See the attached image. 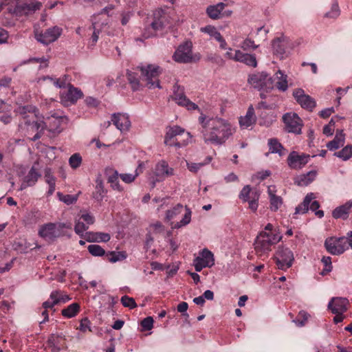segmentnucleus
<instances>
[{"label":"nucleus","mask_w":352,"mask_h":352,"mask_svg":"<svg viewBox=\"0 0 352 352\" xmlns=\"http://www.w3.org/2000/svg\"><path fill=\"white\" fill-rule=\"evenodd\" d=\"M89 226L85 223L83 221L80 220V219L76 222L74 226L75 232L79 235L81 238H83L85 235V231L88 230Z\"/></svg>","instance_id":"de8ad7c7"},{"label":"nucleus","mask_w":352,"mask_h":352,"mask_svg":"<svg viewBox=\"0 0 352 352\" xmlns=\"http://www.w3.org/2000/svg\"><path fill=\"white\" fill-rule=\"evenodd\" d=\"M107 192L101 177H98L96 179L95 190L92 192L93 198L97 201H101L105 197Z\"/></svg>","instance_id":"c756f323"},{"label":"nucleus","mask_w":352,"mask_h":352,"mask_svg":"<svg viewBox=\"0 0 352 352\" xmlns=\"http://www.w3.org/2000/svg\"><path fill=\"white\" fill-rule=\"evenodd\" d=\"M270 208L273 211H276L283 204L282 198L280 196L273 195L271 199H270Z\"/></svg>","instance_id":"4d7b16f0"},{"label":"nucleus","mask_w":352,"mask_h":352,"mask_svg":"<svg viewBox=\"0 0 352 352\" xmlns=\"http://www.w3.org/2000/svg\"><path fill=\"white\" fill-rule=\"evenodd\" d=\"M127 256L126 252L111 251L106 254L107 260L111 263H116L124 260Z\"/></svg>","instance_id":"4c0bfd02"},{"label":"nucleus","mask_w":352,"mask_h":352,"mask_svg":"<svg viewBox=\"0 0 352 352\" xmlns=\"http://www.w3.org/2000/svg\"><path fill=\"white\" fill-rule=\"evenodd\" d=\"M274 258L278 269L286 270L292 265L294 256L289 248L278 247Z\"/></svg>","instance_id":"423d86ee"},{"label":"nucleus","mask_w":352,"mask_h":352,"mask_svg":"<svg viewBox=\"0 0 352 352\" xmlns=\"http://www.w3.org/2000/svg\"><path fill=\"white\" fill-rule=\"evenodd\" d=\"M340 11L337 2L332 4L331 9L324 14V17L336 19L340 15Z\"/></svg>","instance_id":"bf43d9fd"},{"label":"nucleus","mask_w":352,"mask_h":352,"mask_svg":"<svg viewBox=\"0 0 352 352\" xmlns=\"http://www.w3.org/2000/svg\"><path fill=\"white\" fill-rule=\"evenodd\" d=\"M42 7V3L38 1H31L30 2L17 4L14 10V13L16 15L30 14L36 10H39Z\"/></svg>","instance_id":"aec40b11"},{"label":"nucleus","mask_w":352,"mask_h":352,"mask_svg":"<svg viewBox=\"0 0 352 352\" xmlns=\"http://www.w3.org/2000/svg\"><path fill=\"white\" fill-rule=\"evenodd\" d=\"M184 129L179 126L169 127L166 133L164 144L168 146H175L181 148L187 144L186 140H180L177 137L184 133Z\"/></svg>","instance_id":"6e6552de"},{"label":"nucleus","mask_w":352,"mask_h":352,"mask_svg":"<svg viewBox=\"0 0 352 352\" xmlns=\"http://www.w3.org/2000/svg\"><path fill=\"white\" fill-rule=\"evenodd\" d=\"M260 194L257 190L252 192L251 199L248 201L249 202V208L252 211H256L258 208V201Z\"/></svg>","instance_id":"6e6d98bb"},{"label":"nucleus","mask_w":352,"mask_h":352,"mask_svg":"<svg viewBox=\"0 0 352 352\" xmlns=\"http://www.w3.org/2000/svg\"><path fill=\"white\" fill-rule=\"evenodd\" d=\"M83 96L82 91L74 87L72 84H68L67 91L60 92V102L64 106H69L75 104L77 100Z\"/></svg>","instance_id":"f8f14e48"},{"label":"nucleus","mask_w":352,"mask_h":352,"mask_svg":"<svg viewBox=\"0 0 352 352\" xmlns=\"http://www.w3.org/2000/svg\"><path fill=\"white\" fill-rule=\"evenodd\" d=\"M64 119L65 118L63 116H52L51 117H48L44 122L47 124L45 129H47L54 134L60 133L63 130L61 124Z\"/></svg>","instance_id":"4be33fe9"},{"label":"nucleus","mask_w":352,"mask_h":352,"mask_svg":"<svg viewBox=\"0 0 352 352\" xmlns=\"http://www.w3.org/2000/svg\"><path fill=\"white\" fill-rule=\"evenodd\" d=\"M268 146L270 153H278L279 155H283L282 150L284 149L282 144L275 138L270 139L268 141Z\"/></svg>","instance_id":"58836bf2"},{"label":"nucleus","mask_w":352,"mask_h":352,"mask_svg":"<svg viewBox=\"0 0 352 352\" xmlns=\"http://www.w3.org/2000/svg\"><path fill=\"white\" fill-rule=\"evenodd\" d=\"M298 102L302 108L309 111H311L316 107V101L309 95H306L303 99H301Z\"/></svg>","instance_id":"a19ab883"},{"label":"nucleus","mask_w":352,"mask_h":352,"mask_svg":"<svg viewBox=\"0 0 352 352\" xmlns=\"http://www.w3.org/2000/svg\"><path fill=\"white\" fill-rule=\"evenodd\" d=\"M273 53L280 59L287 56V49L289 46V40L286 36H280L272 41Z\"/></svg>","instance_id":"a211bd4d"},{"label":"nucleus","mask_w":352,"mask_h":352,"mask_svg":"<svg viewBox=\"0 0 352 352\" xmlns=\"http://www.w3.org/2000/svg\"><path fill=\"white\" fill-rule=\"evenodd\" d=\"M196 272H201L205 267H211L214 265L213 253L207 248L203 249L193 261Z\"/></svg>","instance_id":"9d476101"},{"label":"nucleus","mask_w":352,"mask_h":352,"mask_svg":"<svg viewBox=\"0 0 352 352\" xmlns=\"http://www.w3.org/2000/svg\"><path fill=\"white\" fill-rule=\"evenodd\" d=\"M185 210H186V212H185L182 219L179 222L177 223V224L175 226V228H179L182 226H185L190 222L191 213H192L191 210L189 208H188L187 207H186Z\"/></svg>","instance_id":"5fc2aeb1"},{"label":"nucleus","mask_w":352,"mask_h":352,"mask_svg":"<svg viewBox=\"0 0 352 352\" xmlns=\"http://www.w3.org/2000/svg\"><path fill=\"white\" fill-rule=\"evenodd\" d=\"M241 47L245 51L250 50H255L258 47V45L254 44V41L246 38L245 39L240 45Z\"/></svg>","instance_id":"338daca9"},{"label":"nucleus","mask_w":352,"mask_h":352,"mask_svg":"<svg viewBox=\"0 0 352 352\" xmlns=\"http://www.w3.org/2000/svg\"><path fill=\"white\" fill-rule=\"evenodd\" d=\"M280 239L281 236L277 233L261 232L254 241V249L256 254L258 256L267 254L272 250V246L278 243Z\"/></svg>","instance_id":"7ed1b4c3"},{"label":"nucleus","mask_w":352,"mask_h":352,"mask_svg":"<svg viewBox=\"0 0 352 352\" xmlns=\"http://www.w3.org/2000/svg\"><path fill=\"white\" fill-rule=\"evenodd\" d=\"M212 160V157L208 156L204 162L201 163H188L187 162V167L188 170L191 172L196 173L197 172L202 166L206 164H209Z\"/></svg>","instance_id":"09e8293b"},{"label":"nucleus","mask_w":352,"mask_h":352,"mask_svg":"<svg viewBox=\"0 0 352 352\" xmlns=\"http://www.w3.org/2000/svg\"><path fill=\"white\" fill-rule=\"evenodd\" d=\"M154 175L155 178L153 177L151 181L152 188L155 186L157 182H162L166 177L173 175L174 170L168 166L166 161L162 160L156 164Z\"/></svg>","instance_id":"ddd939ff"},{"label":"nucleus","mask_w":352,"mask_h":352,"mask_svg":"<svg viewBox=\"0 0 352 352\" xmlns=\"http://www.w3.org/2000/svg\"><path fill=\"white\" fill-rule=\"evenodd\" d=\"M352 208V200L346 201L344 204L336 208L332 212V216L335 219L346 220Z\"/></svg>","instance_id":"b1692460"},{"label":"nucleus","mask_w":352,"mask_h":352,"mask_svg":"<svg viewBox=\"0 0 352 352\" xmlns=\"http://www.w3.org/2000/svg\"><path fill=\"white\" fill-rule=\"evenodd\" d=\"M317 172L310 170L306 174L300 175L295 179L294 183L298 186H305L311 183L316 178Z\"/></svg>","instance_id":"7c9ffc66"},{"label":"nucleus","mask_w":352,"mask_h":352,"mask_svg":"<svg viewBox=\"0 0 352 352\" xmlns=\"http://www.w3.org/2000/svg\"><path fill=\"white\" fill-rule=\"evenodd\" d=\"M83 239L88 242H107L110 240L111 236L104 232H87L85 233Z\"/></svg>","instance_id":"393cba45"},{"label":"nucleus","mask_w":352,"mask_h":352,"mask_svg":"<svg viewBox=\"0 0 352 352\" xmlns=\"http://www.w3.org/2000/svg\"><path fill=\"white\" fill-rule=\"evenodd\" d=\"M344 143V134L342 131H337L333 140L327 143V147L330 151H333L342 146Z\"/></svg>","instance_id":"f704fd0d"},{"label":"nucleus","mask_w":352,"mask_h":352,"mask_svg":"<svg viewBox=\"0 0 352 352\" xmlns=\"http://www.w3.org/2000/svg\"><path fill=\"white\" fill-rule=\"evenodd\" d=\"M57 290L53 291L50 296V299L43 303V307L45 309H52L55 305H58L56 298Z\"/></svg>","instance_id":"3c124183"},{"label":"nucleus","mask_w":352,"mask_h":352,"mask_svg":"<svg viewBox=\"0 0 352 352\" xmlns=\"http://www.w3.org/2000/svg\"><path fill=\"white\" fill-rule=\"evenodd\" d=\"M309 159V155L292 151L287 157V164L292 169H300L308 163Z\"/></svg>","instance_id":"f3484780"},{"label":"nucleus","mask_w":352,"mask_h":352,"mask_svg":"<svg viewBox=\"0 0 352 352\" xmlns=\"http://www.w3.org/2000/svg\"><path fill=\"white\" fill-rule=\"evenodd\" d=\"M314 199H315L314 194L312 192L308 193L305 196L303 201L296 208L295 214L306 213L309 210V206L311 201H312Z\"/></svg>","instance_id":"c9c22d12"},{"label":"nucleus","mask_w":352,"mask_h":352,"mask_svg":"<svg viewBox=\"0 0 352 352\" xmlns=\"http://www.w3.org/2000/svg\"><path fill=\"white\" fill-rule=\"evenodd\" d=\"M200 31L201 32L209 34L211 37H213L217 41H218V39L222 36L221 33L217 30V28L212 25H206L205 27H202L201 28Z\"/></svg>","instance_id":"37998d69"},{"label":"nucleus","mask_w":352,"mask_h":352,"mask_svg":"<svg viewBox=\"0 0 352 352\" xmlns=\"http://www.w3.org/2000/svg\"><path fill=\"white\" fill-rule=\"evenodd\" d=\"M92 28H93V34L91 35V43H92V45H94L98 40V38H99V34L100 33V25L95 21H92Z\"/></svg>","instance_id":"13d9d810"},{"label":"nucleus","mask_w":352,"mask_h":352,"mask_svg":"<svg viewBox=\"0 0 352 352\" xmlns=\"http://www.w3.org/2000/svg\"><path fill=\"white\" fill-rule=\"evenodd\" d=\"M57 196L58 197L59 199L64 202L65 204L67 205L73 204L76 203V201L78 199V197L76 195H63L60 192H57Z\"/></svg>","instance_id":"864d4df0"},{"label":"nucleus","mask_w":352,"mask_h":352,"mask_svg":"<svg viewBox=\"0 0 352 352\" xmlns=\"http://www.w3.org/2000/svg\"><path fill=\"white\" fill-rule=\"evenodd\" d=\"M274 80V87H276L279 91H285L288 88L287 76L281 70L275 74Z\"/></svg>","instance_id":"bb28decb"},{"label":"nucleus","mask_w":352,"mask_h":352,"mask_svg":"<svg viewBox=\"0 0 352 352\" xmlns=\"http://www.w3.org/2000/svg\"><path fill=\"white\" fill-rule=\"evenodd\" d=\"M111 122L121 131H127L131 126L129 117L126 114L120 113H113L111 117Z\"/></svg>","instance_id":"5701e85b"},{"label":"nucleus","mask_w":352,"mask_h":352,"mask_svg":"<svg viewBox=\"0 0 352 352\" xmlns=\"http://www.w3.org/2000/svg\"><path fill=\"white\" fill-rule=\"evenodd\" d=\"M324 246L329 253L340 255L348 249L347 239L344 236L328 238L325 240Z\"/></svg>","instance_id":"1a4fd4ad"},{"label":"nucleus","mask_w":352,"mask_h":352,"mask_svg":"<svg viewBox=\"0 0 352 352\" xmlns=\"http://www.w3.org/2000/svg\"><path fill=\"white\" fill-rule=\"evenodd\" d=\"M120 177L119 174L117 171H115L112 175H110L108 178V182L111 184L113 189L118 191H122V188L119 184L118 178Z\"/></svg>","instance_id":"49530a36"},{"label":"nucleus","mask_w":352,"mask_h":352,"mask_svg":"<svg viewBox=\"0 0 352 352\" xmlns=\"http://www.w3.org/2000/svg\"><path fill=\"white\" fill-rule=\"evenodd\" d=\"M87 250L89 252L94 256H102L105 255L106 256V252L105 250L99 245L94 244V245H89L87 247Z\"/></svg>","instance_id":"a18cd8bd"},{"label":"nucleus","mask_w":352,"mask_h":352,"mask_svg":"<svg viewBox=\"0 0 352 352\" xmlns=\"http://www.w3.org/2000/svg\"><path fill=\"white\" fill-rule=\"evenodd\" d=\"M46 127L47 124H45V122H44V121H38L36 120L35 122H32V124L30 126L29 130L26 131L28 132H36V134L31 138L32 141L35 142L42 137L43 131L46 129Z\"/></svg>","instance_id":"c85d7f7f"},{"label":"nucleus","mask_w":352,"mask_h":352,"mask_svg":"<svg viewBox=\"0 0 352 352\" xmlns=\"http://www.w3.org/2000/svg\"><path fill=\"white\" fill-rule=\"evenodd\" d=\"M82 162V157L78 153L72 155L69 160V165L73 168H76L80 166Z\"/></svg>","instance_id":"e2e57ef3"},{"label":"nucleus","mask_w":352,"mask_h":352,"mask_svg":"<svg viewBox=\"0 0 352 352\" xmlns=\"http://www.w3.org/2000/svg\"><path fill=\"white\" fill-rule=\"evenodd\" d=\"M199 122L204 128L201 133L204 142L208 144L222 145L234 131L227 120L220 118L207 120L206 116L201 113Z\"/></svg>","instance_id":"f257e3e1"},{"label":"nucleus","mask_w":352,"mask_h":352,"mask_svg":"<svg viewBox=\"0 0 352 352\" xmlns=\"http://www.w3.org/2000/svg\"><path fill=\"white\" fill-rule=\"evenodd\" d=\"M62 34V28L58 26H54L47 29L44 33L36 34V40L44 44L48 45L56 41Z\"/></svg>","instance_id":"dca6fc26"},{"label":"nucleus","mask_w":352,"mask_h":352,"mask_svg":"<svg viewBox=\"0 0 352 352\" xmlns=\"http://www.w3.org/2000/svg\"><path fill=\"white\" fill-rule=\"evenodd\" d=\"M255 190H254V192ZM252 192L253 191L252 190V188L250 185L245 186L239 194V198L243 201L246 202L251 199Z\"/></svg>","instance_id":"603ef678"},{"label":"nucleus","mask_w":352,"mask_h":352,"mask_svg":"<svg viewBox=\"0 0 352 352\" xmlns=\"http://www.w3.org/2000/svg\"><path fill=\"white\" fill-rule=\"evenodd\" d=\"M41 176V174L36 171L34 166H32L28 175L25 177L23 182L21 186V190H23L28 186H34Z\"/></svg>","instance_id":"cd10ccee"},{"label":"nucleus","mask_w":352,"mask_h":352,"mask_svg":"<svg viewBox=\"0 0 352 352\" xmlns=\"http://www.w3.org/2000/svg\"><path fill=\"white\" fill-rule=\"evenodd\" d=\"M226 4L224 3H218L216 5L209 6L206 9V13L212 19H218L221 17V14L225 8Z\"/></svg>","instance_id":"72a5a7b5"},{"label":"nucleus","mask_w":352,"mask_h":352,"mask_svg":"<svg viewBox=\"0 0 352 352\" xmlns=\"http://www.w3.org/2000/svg\"><path fill=\"white\" fill-rule=\"evenodd\" d=\"M248 82L254 86V87L261 89H272L274 88V80L272 77L265 72H262L250 76Z\"/></svg>","instance_id":"9b49d317"},{"label":"nucleus","mask_w":352,"mask_h":352,"mask_svg":"<svg viewBox=\"0 0 352 352\" xmlns=\"http://www.w3.org/2000/svg\"><path fill=\"white\" fill-rule=\"evenodd\" d=\"M126 76L132 89L133 91L138 90L140 87V81L138 78V74L131 71L127 70Z\"/></svg>","instance_id":"ea45409f"},{"label":"nucleus","mask_w":352,"mask_h":352,"mask_svg":"<svg viewBox=\"0 0 352 352\" xmlns=\"http://www.w3.org/2000/svg\"><path fill=\"white\" fill-rule=\"evenodd\" d=\"M184 209L182 204H178L171 210H168L166 214V219L170 221L174 219L177 215L179 214Z\"/></svg>","instance_id":"8fccbe9b"},{"label":"nucleus","mask_w":352,"mask_h":352,"mask_svg":"<svg viewBox=\"0 0 352 352\" xmlns=\"http://www.w3.org/2000/svg\"><path fill=\"white\" fill-rule=\"evenodd\" d=\"M285 124V129L289 133L300 134L302 129V120L295 113H287L283 116Z\"/></svg>","instance_id":"4468645a"},{"label":"nucleus","mask_w":352,"mask_h":352,"mask_svg":"<svg viewBox=\"0 0 352 352\" xmlns=\"http://www.w3.org/2000/svg\"><path fill=\"white\" fill-rule=\"evenodd\" d=\"M349 300L346 298L334 297L328 304V309L333 314H343L347 310Z\"/></svg>","instance_id":"412c9836"},{"label":"nucleus","mask_w":352,"mask_h":352,"mask_svg":"<svg viewBox=\"0 0 352 352\" xmlns=\"http://www.w3.org/2000/svg\"><path fill=\"white\" fill-rule=\"evenodd\" d=\"M334 155L346 161L352 157V146L347 145L341 151L336 152Z\"/></svg>","instance_id":"79ce46f5"},{"label":"nucleus","mask_w":352,"mask_h":352,"mask_svg":"<svg viewBox=\"0 0 352 352\" xmlns=\"http://www.w3.org/2000/svg\"><path fill=\"white\" fill-rule=\"evenodd\" d=\"M140 69L143 80L146 81L149 89L161 88L158 77L162 72V69L159 66L148 65L146 67H140Z\"/></svg>","instance_id":"39448f33"},{"label":"nucleus","mask_w":352,"mask_h":352,"mask_svg":"<svg viewBox=\"0 0 352 352\" xmlns=\"http://www.w3.org/2000/svg\"><path fill=\"white\" fill-rule=\"evenodd\" d=\"M69 82V76L67 75H64L62 78H56L54 80V85L58 88H65L68 87Z\"/></svg>","instance_id":"0e129e2a"},{"label":"nucleus","mask_w":352,"mask_h":352,"mask_svg":"<svg viewBox=\"0 0 352 352\" xmlns=\"http://www.w3.org/2000/svg\"><path fill=\"white\" fill-rule=\"evenodd\" d=\"M256 122V116L254 115V109L252 106H250L246 115L244 117H241L239 124L241 127L248 128Z\"/></svg>","instance_id":"2f4dec72"},{"label":"nucleus","mask_w":352,"mask_h":352,"mask_svg":"<svg viewBox=\"0 0 352 352\" xmlns=\"http://www.w3.org/2000/svg\"><path fill=\"white\" fill-rule=\"evenodd\" d=\"M236 62H240L248 66L256 67L257 66V60L254 54L243 53L241 51L236 50Z\"/></svg>","instance_id":"a878e982"},{"label":"nucleus","mask_w":352,"mask_h":352,"mask_svg":"<svg viewBox=\"0 0 352 352\" xmlns=\"http://www.w3.org/2000/svg\"><path fill=\"white\" fill-rule=\"evenodd\" d=\"M65 229H71V225L60 222L48 223L40 227L38 235L48 243H52L67 235Z\"/></svg>","instance_id":"f03ea898"},{"label":"nucleus","mask_w":352,"mask_h":352,"mask_svg":"<svg viewBox=\"0 0 352 352\" xmlns=\"http://www.w3.org/2000/svg\"><path fill=\"white\" fill-rule=\"evenodd\" d=\"M173 59L179 63H189L192 62V44L186 41L179 45L173 55Z\"/></svg>","instance_id":"0eeeda50"},{"label":"nucleus","mask_w":352,"mask_h":352,"mask_svg":"<svg viewBox=\"0 0 352 352\" xmlns=\"http://www.w3.org/2000/svg\"><path fill=\"white\" fill-rule=\"evenodd\" d=\"M165 21L164 12L161 9L155 10L153 13L152 21L144 28L143 37L148 38L161 34L165 27Z\"/></svg>","instance_id":"20e7f679"},{"label":"nucleus","mask_w":352,"mask_h":352,"mask_svg":"<svg viewBox=\"0 0 352 352\" xmlns=\"http://www.w3.org/2000/svg\"><path fill=\"white\" fill-rule=\"evenodd\" d=\"M172 98L178 105L184 107L188 110L199 109L198 106L186 96L184 89L177 85L174 86Z\"/></svg>","instance_id":"2eb2a0df"},{"label":"nucleus","mask_w":352,"mask_h":352,"mask_svg":"<svg viewBox=\"0 0 352 352\" xmlns=\"http://www.w3.org/2000/svg\"><path fill=\"white\" fill-rule=\"evenodd\" d=\"M267 105L265 102H261L258 103L256 109L258 111L259 119L258 123L261 126L269 127L275 121V116L274 113L270 111L266 110Z\"/></svg>","instance_id":"6ab92c4d"},{"label":"nucleus","mask_w":352,"mask_h":352,"mask_svg":"<svg viewBox=\"0 0 352 352\" xmlns=\"http://www.w3.org/2000/svg\"><path fill=\"white\" fill-rule=\"evenodd\" d=\"M309 317V314L307 311L302 310L299 311L298 318L293 320V322H294L296 326L299 327H303L305 325Z\"/></svg>","instance_id":"c03bdc74"},{"label":"nucleus","mask_w":352,"mask_h":352,"mask_svg":"<svg viewBox=\"0 0 352 352\" xmlns=\"http://www.w3.org/2000/svg\"><path fill=\"white\" fill-rule=\"evenodd\" d=\"M138 175L139 173L138 172V169H136L135 173L134 175L131 173H123L120 174L119 176L124 182L126 184H130L135 180V179L138 177Z\"/></svg>","instance_id":"69168bd1"},{"label":"nucleus","mask_w":352,"mask_h":352,"mask_svg":"<svg viewBox=\"0 0 352 352\" xmlns=\"http://www.w3.org/2000/svg\"><path fill=\"white\" fill-rule=\"evenodd\" d=\"M141 326L144 331H149L153 327V319L148 316L143 319L141 322Z\"/></svg>","instance_id":"774afa93"},{"label":"nucleus","mask_w":352,"mask_h":352,"mask_svg":"<svg viewBox=\"0 0 352 352\" xmlns=\"http://www.w3.org/2000/svg\"><path fill=\"white\" fill-rule=\"evenodd\" d=\"M121 303L125 307L133 309L137 307L135 300L128 296H123L120 299Z\"/></svg>","instance_id":"680f3d73"},{"label":"nucleus","mask_w":352,"mask_h":352,"mask_svg":"<svg viewBox=\"0 0 352 352\" xmlns=\"http://www.w3.org/2000/svg\"><path fill=\"white\" fill-rule=\"evenodd\" d=\"M37 111L38 110L36 107L32 104L19 105L15 109V112L20 115L22 117V119L30 117V116L33 117L34 116H36Z\"/></svg>","instance_id":"473e14b6"},{"label":"nucleus","mask_w":352,"mask_h":352,"mask_svg":"<svg viewBox=\"0 0 352 352\" xmlns=\"http://www.w3.org/2000/svg\"><path fill=\"white\" fill-rule=\"evenodd\" d=\"M80 311V305L77 302H74L62 310V315L67 318L74 317Z\"/></svg>","instance_id":"e433bc0d"},{"label":"nucleus","mask_w":352,"mask_h":352,"mask_svg":"<svg viewBox=\"0 0 352 352\" xmlns=\"http://www.w3.org/2000/svg\"><path fill=\"white\" fill-rule=\"evenodd\" d=\"M36 116L33 117L30 116V117H27V118H23L20 122L19 126L22 130H29L30 126L32 122H35L36 120Z\"/></svg>","instance_id":"052dcab7"}]
</instances>
